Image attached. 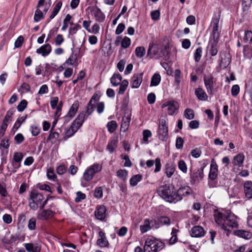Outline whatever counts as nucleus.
<instances>
[{"label": "nucleus", "mask_w": 252, "mask_h": 252, "mask_svg": "<svg viewBox=\"0 0 252 252\" xmlns=\"http://www.w3.org/2000/svg\"><path fill=\"white\" fill-rule=\"evenodd\" d=\"M47 202V199L45 198L42 193L34 190L31 192L29 199V204L31 209L33 211H36L38 208L40 210H42Z\"/></svg>", "instance_id": "f257e3e1"}, {"label": "nucleus", "mask_w": 252, "mask_h": 252, "mask_svg": "<svg viewBox=\"0 0 252 252\" xmlns=\"http://www.w3.org/2000/svg\"><path fill=\"white\" fill-rule=\"evenodd\" d=\"M174 187L170 184L160 186L157 190L158 194L167 202H174Z\"/></svg>", "instance_id": "f03ea898"}, {"label": "nucleus", "mask_w": 252, "mask_h": 252, "mask_svg": "<svg viewBox=\"0 0 252 252\" xmlns=\"http://www.w3.org/2000/svg\"><path fill=\"white\" fill-rule=\"evenodd\" d=\"M164 246V244L161 241L154 237H149L145 241L144 252H158Z\"/></svg>", "instance_id": "7ed1b4c3"}, {"label": "nucleus", "mask_w": 252, "mask_h": 252, "mask_svg": "<svg viewBox=\"0 0 252 252\" xmlns=\"http://www.w3.org/2000/svg\"><path fill=\"white\" fill-rule=\"evenodd\" d=\"M158 136L160 140L165 141L168 137V129L165 119L160 120L158 125Z\"/></svg>", "instance_id": "20e7f679"}, {"label": "nucleus", "mask_w": 252, "mask_h": 252, "mask_svg": "<svg viewBox=\"0 0 252 252\" xmlns=\"http://www.w3.org/2000/svg\"><path fill=\"white\" fill-rule=\"evenodd\" d=\"M191 192V189L189 186H185L180 188L177 192L174 194V203L181 201L183 199V196L188 195Z\"/></svg>", "instance_id": "39448f33"}, {"label": "nucleus", "mask_w": 252, "mask_h": 252, "mask_svg": "<svg viewBox=\"0 0 252 252\" xmlns=\"http://www.w3.org/2000/svg\"><path fill=\"white\" fill-rule=\"evenodd\" d=\"M237 217L232 213L227 214V218L223 227L224 230H228L227 227L234 228L238 225Z\"/></svg>", "instance_id": "423d86ee"}, {"label": "nucleus", "mask_w": 252, "mask_h": 252, "mask_svg": "<svg viewBox=\"0 0 252 252\" xmlns=\"http://www.w3.org/2000/svg\"><path fill=\"white\" fill-rule=\"evenodd\" d=\"M167 107L168 114L169 115H172L178 110L179 105L177 101L175 100H169L165 102L161 105V108Z\"/></svg>", "instance_id": "0eeeda50"}, {"label": "nucleus", "mask_w": 252, "mask_h": 252, "mask_svg": "<svg viewBox=\"0 0 252 252\" xmlns=\"http://www.w3.org/2000/svg\"><path fill=\"white\" fill-rule=\"evenodd\" d=\"M90 9L92 15L94 16L97 22L101 23L104 21L105 15L98 6L95 5L91 7Z\"/></svg>", "instance_id": "6e6552de"}, {"label": "nucleus", "mask_w": 252, "mask_h": 252, "mask_svg": "<svg viewBox=\"0 0 252 252\" xmlns=\"http://www.w3.org/2000/svg\"><path fill=\"white\" fill-rule=\"evenodd\" d=\"M216 222L221 226L223 229L225 220L227 218V214H223L219 212H216L214 215Z\"/></svg>", "instance_id": "1a4fd4ad"}, {"label": "nucleus", "mask_w": 252, "mask_h": 252, "mask_svg": "<svg viewBox=\"0 0 252 252\" xmlns=\"http://www.w3.org/2000/svg\"><path fill=\"white\" fill-rule=\"evenodd\" d=\"M205 233L204 228L199 225L193 226L190 230V234L192 237H201L205 235Z\"/></svg>", "instance_id": "9d476101"}, {"label": "nucleus", "mask_w": 252, "mask_h": 252, "mask_svg": "<svg viewBox=\"0 0 252 252\" xmlns=\"http://www.w3.org/2000/svg\"><path fill=\"white\" fill-rule=\"evenodd\" d=\"M142 73L134 74L131 79L132 88H138L142 82Z\"/></svg>", "instance_id": "9b49d317"}, {"label": "nucleus", "mask_w": 252, "mask_h": 252, "mask_svg": "<svg viewBox=\"0 0 252 252\" xmlns=\"http://www.w3.org/2000/svg\"><path fill=\"white\" fill-rule=\"evenodd\" d=\"M204 81L208 93L210 94H213V89L214 88V77L212 75L204 76Z\"/></svg>", "instance_id": "f8f14e48"}, {"label": "nucleus", "mask_w": 252, "mask_h": 252, "mask_svg": "<svg viewBox=\"0 0 252 252\" xmlns=\"http://www.w3.org/2000/svg\"><path fill=\"white\" fill-rule=\"evenodd\" d=\"M218 174V167L216 162L212 160L210 165V170L209 174V178L211 180L217 179Z\"/></svg>", "instance_id": "ddd939ff"}, {"label": "nucleus", "mask_w": 252, "mask_h": 252, "mask_svg": "<svg viewBox=\"0 0 252 252\" xmlns=\"http://www.w3.org/2000/svg\"><path fill=\"white\" fill-rule=\"evenodd\" d=\"M98 234L99 238L97 240V245L101 248L108 247L109 243L106 238L104 232L100 231Z\"/></svg>", "instance_id": "4468645a"}, {"label": "nucleus", "mask_w": 252, "mask_h": 252, "mask_svg": "<svg viewBox=\"0 0 252 252\" xmlns=\"http://www.w3.org/2000/svg\"><path fill=\"white\" fill-rule=\"evenodd\" d=\"M204 177L203 167L196 169L194 171L190 174V178L195 182L202 180Z\"/></svg>", "instance_id": "2eb2a0df"}, {"label": "nucleus", "mask_w": 252, "mask_h": 252, "mask_svg": "<svg viewBox=\"0 0 252 252\" xmlns=\"http://www.w3.org/2000/svg\"><path fill=\"white\" fill-rule=\"evenodd\" d=\"M88 117V116L86 114V113L84 111H82L79 113L73 123L80 128L84 121L87 119Z\"/></svg>", "instance_id": "dca6fc26"}, {"label": "nucleus", "mask_w": 252, "mask_h": 252, "mask_svg": "<svg viewBox=\"0 0 252 252\" xmlns=\"http://www.w3.org/2000/svg\"><path fill=\"white\" fill-rule=\"evenodd\" d=\"M244 191L245 197L247 199L252 198V182L246 181L244 184Z\"/></svg>", "instance_id": "f3484780"}, {"label": "nucleus", "mask_w": 252, "mask_h": 252, "mask_svg": "<svg viewBox=\"0 0 252 252\" xmlns=\"http://www.w3.org/2000/svg\"><path fill=\"white\" fill-rule=\"evenodd\" d=\"M106 209L104 206H99L94 212L96 218L99 220H104L106 216Z\"/></svg>", "instance_id": "a211bd4d"}, {"label": "nucleus", "mask_w": 252, "mask_h": 252, "mask_svg": "<svg viewBox=\"0 0 252 252\" xmlns=\"http://www.w3.org/2000/svg\"><path fill=\"white\" fill-rule=\"evenodd\" d=\"M52 48L49 44H46L36 50V53L41 54L43 56H48L51 52Z\"/></svg>", "instance_id": "6ab92c4d"}, {"label": "nucleus", "mask_w": 252, "mask_h": 252, "mask_svg": "<svg viewBox=\"0 0 252 252\" xmlns=\"http://www.w3.org/2000/svg\"><path fill=\"white\" fill-rule=\"evenodd\" d=\"M42 211L38 214L37 218L41 220H47L53 216V212L50 209L41 210Z\"/></svg>", "instance_id": "aec40b11"}, {"label": "nucleus", "mask_w": 252, "mask_h": 252, "mask_svg": "<svg viewBox=\"0 0 252 252\" xmlns=\"http://www.w3.org/2000/svg\"><path fill=\"white\" fill-rule=\"evenodd\" d=\"M234 234L235 235L238 237L245 239H250L252 236V235L250 231L242 229H238L235 230L234 231Z\"/></svg>", "instance_id": "412c9836"}, {"label": "nucleus", "mask_w": 252, "mask_h": 252, "mask_svg": "<svg viewBox=\"0 0 252 252\" xmlns=\"http://www.w3.org/2000/svg\"><path fill=\"white\" fill-rule=\"evenodd\" d=\"M24 246L28 252H40L41 251V248L39 246L32 243H26Z\"/></svg>", "instance_id": "4be33fe9"}, {"label": "nucleus", "mask_w": 252, "mask_h": 252, "mask_svg": "<svg viewBox=\"0 0 252 252\" xmlns=\"http://www.w3.org/2000/svg\"><path fill=\"white\" fill-rule=\"evenodd\" d=\"M79 106L78 101H75L71 107L69 109V112L67 113V116L70 117L71 118L73 117L75 114L76 112L78 110V107Z\"/></svg>", "instance_id": "5701e85b"}, {"label": "nucleus", "mask_w": 252, "mask_h": 252, "mask_svg": "<svg viewBox=\"0 0 252 252\" xmlns=\"http://www.w3.org/2000/svg\"><path fill=\"white\" fill-rule=\"evenodd\" d=\"M244 160V156L242 154H238L233 158V163L234 166L240 167L243 165Z\"/></svg>", "instance_id": "b1692460"}, {"label": "nucleus", "mask_w": 252, "mask_h": 252, "mask_svg": "<svg viewBox=\"0 0 252 252\" xmlns=\"http://www.w3.org/2000/svg\"><path fill=\"white\" fill-rule=\"evenodd\" d=\"M122 77L119 73L114 74L110 79L112 84L114 86H117L122 82Z\"/></svg>", "instance_id": "393cba45"}, {"label": "nucleus", "mask_w": 252, "mask_h": 252, "mask_svg": "<svg viewBox=\"0 0 252 252\" xmlns=\"http://www.w3.org/2000/svg\"><path fill=\"white\" fill-rule=\"evenodd\" d=\"M80 128L74 123H72L70 127L66 131L65 136L69 138L72 136Z\"/></svg>", "instance_id": "a878e982"}, {"label": "nucleus", "mask_w": 252, "mask_h": 252, "mask_svg": "<svg viewBox=\"0 0 252 252\" xmlns=\"http://www.w3.org/2000/svg\"><path fill=\"white\" fill-rule=\"evenodd\" d=\"M151 222L149 219H145L143 224L140 226V230L142 233H145L151 229Z\"/></svg>", "instance_id": "bb28decb"}, {"label": "nucleus", "mask_w": 252, "mask_h": 252, "mask_svg": "<svg viewBox=\"0 0 252 252\" xmlns=\"http://www.w3.org/2000/svg\"><path fill=\"white\" fill-rule=\"evenodd\" d=\"M195 94L197 98L201 100H206L207 99V94L201 88L196 89Z\"/></svg>", "instance_id": "cd10ccee"}, {"label": "nucleus", "mask_w": 252, "mask_h": 252, "mask_svg": "<svg viewBox=\"0 0 252 252\" xmlns=\"http://www.w3.org/2000/svg\"><path fill=\"white\" fill-rule=\"evenodd\" d=\"M130 118L128 116L124 117L123 118L121 126V130L125 132L127 130L129 123L130 122Z\"/></svg>", "instance_id": "c85d7f7f"}, {"label": "nucleus", "mask_w": 252, "mask_h": 252, "mask_svg": "<svg viewBox=\"0 0 252 252\" xmlns=\"http://www.w3.org/2000/svg\"><path fill=\"white\" fill-rule=\"evenodd\" d=\"M62 2L61 1H58L56 2L52 13L49 17L50 19H53L58 14L62 7Z\"/></svg>", "instance_id": "c756f323"}, {"label": "nucleus", "mask_w": 252, "mask_h": 252, "mask_svg": "<svg viewBox=\"0 0 252 252\" xmlns=\"http://www.w3.org/2000/svg\"><path fill=\"white\" fill-rule=\"evenodd\" d=\"M24 155L22 153L20 152H15L13 155V160L18 164L16 166L17 168H18L21 166V161L23 158Z\"/></svg>", "instance_id": "7c9ffc66"}, {"label": "nucleus", "mask_w": 252, "mask_h": 252, "mask_svg": "<svg viewBox=\"0 0 252 252\" xmlns=\"http://www.w3.org/2000/svg\"><path fill=\"white\" fill-rule=\"evenodd\" d=\"M142 176L140 174H137L133 176L129 180L130 184L131 186H135L138 182L141 181Z\"/></svg>", "instance_id": "2f4dec72"}, {"label": "nucleus", "mask_w": 252, "mask_h": 252, "mask_svg": "<svg viewBox=\"0 0 252 252\" xmlns=\"http://www.w3.org/2000/svg\"><path fill=\"white\" fill-rule=\"evenodd\" d=\"M120 85V86L119 88L118 94H123L125 93L128 86V82L127 80H124Z\"/></svg>", "instance_id": "473e14b6"}, {"label": "nucleus", "mask_w": 252, "mask_h": 252, "mask_svg": "<svg viewBox=\"0 0 252 252\" xmlns=\"http://www.w3.org/2000/svg\"><path fill=\"white\" fill-rule=\"evenodd\" d=\"M160 82V76L158 74H155L151 78V86H156Z\"/></svg>", "instance_id": "72a5a7b5"}, {"label": "nucleus", "mask_w": 252, "mask_h": 252, "mask_svg": "<svg viewBox=\"0 0 252 252\" xmlns=\"http://www.w3.org/2000/svg\"><path fill=\"white\" fill-rule=\"evenodd\" d=\"M95 108V104L94 103H92V101H89L87 106L86 107L85 112L86 114L89 116L91 115L93 113Z\"/></svg>", "instance_id": "f704fd0d"}, {"label": "nucleus", "mask_w": 252, "mask_h": 252, "mask_svg": "<svg viewBox=\"0 0 252 252\" xmlns=\"http://www.w3.org/2000/svg\"><path fill=\"white\" fill-rule=\"evenodd\" d=\"M184 116L188 120H192L194 117V111L190 108L186 109L184 111Z\"/></svg>", "instance_id": "c9c22d12"}, {"label": "nucleus", "mask_w": 252, "mask_h": 252, "mask_svg": "<svg viewBox=\"0 0 252 252\" xmlns=\"http://www.w3.org/2000/svg\"><path fill=\"white\" fill-rule=\"evenodd\" d=\"M47 176L49 180L55 181L57 179V176L54 172L53 169L49 168L47 170Z\"/></svg>", "instance_id": "e433bc0d"}, {"label": "nucleus", "mask_w": 252, "mask_h": 252, "mask_svg": "<svg viewBox=\"0 0 252 252\" xmlns=\"http://www.w3.org/2000/svg\"><path fill=\"white\" fill-rule=\"evenodd\" d=\"M243 40L245 43H252V32L251 31H245Z\"/></svg>", "instance_id": "4c0bfd02"}, {"label": "nucleus", "mask_w": 252, "mask_h": 252, "mask_svg": "<svg viewBox=\"0 0 252 252\" xmlns=\"http://www.w3.org/2000/svg\"><path fill=\"white\" fill-rule=\"evenodd\" d=\"M117 148V141L113 140L110 141L107 146V150L110 153H113L115 149Z\"/></svg>", "instance_id": "58836bf2"}, {"label": "nucleus", "mask_w": 252, "mask_h": 252, "mask_svg": "<svg viewBox=\"0 0 252 252\" xmlns=\"http://www.w3.org/2000/svg\"><path fill=\"white\" fill-rule=\"evenodd\" d=\"M94 173H97L102 170V166L98 163H94L88 167Z\"/></svg>", "instance_id": "ea45409f"}, {"label": "nucleus", "mask_w": 252, "mask_h": 252, "mask_svg": "<svg viewBox=\"0 0 252 252\" xmlns=\"http://www.w3.org/2000/svg\"><path fill=\"white\" fill-rule=\"evenodd\" d=\"M44 18L43 14L42 12L37 9L34 13V20L35 22H38Z\"/></svg>", "instance_id": "a19ab883"}, {"label": "nucleus", "mask_w": 252, "mask_h": 252, "mask_svg": "<svg viewBox=\"0 0 252 252\" xmlns=\"http://www.w3.org/2000/svg\"><path fill=\"white\" fill-rule=\"evenodd\" d=\"M107 127L110 133H113L117 127V123L114 121H111L107 123Z\"/></svg>", "instance_id": "79ce46f5"}, {"label": "nucleus", "mask_w": 252, "mask_h": 252, "mask_svg": "<svg viewBox=\"0 0 252 252\" xmlns=\"http://www.w3.org/2000/svg\"><path fill=\"white\" fill-rule=\"evenodd\" d=\"M117 175L123 181L126 180L127 176V171L126 169H120L117 172Z\"/></svg>", "instance_id": "37998d69"}, {"label": "nucleus", "mask_w": 252, "mask_h": 252, "mask_svg": "<svg viewBox=\"0 0 252 252\" xmlns=\"http://www.w3.org/2000/svg\"><path fill=\"white\" fill-rule=\"evenodd\" d=\"M135 55L137 57L142 58L145 54V49L143 47H137L135 49Z\"/></svg>", "instance_id": "c03bdc74"}, {"label": "nucleus", "mask_w": 252, "mask_h": 252, "mask_svg": "<svg viewBox=\"0 0 252 252\" xmlns=\"http://www.w3.org/2000/svg\"><path fill=\"white\" fill-rule=\"evenodd\" d=\"M59 133L58 132L53 131L52 130H51L48 139L52 140L53 142L55 143L59 138Z\"/></svg>", "instance_id": "a18cd8bd"}, {"label": "nucleus", "mask_w": 252, "mask_h": 252, "mask_svg": "<svg viewBox=\"0 0 252 252\" xmlns=\"http://www.w3.org/2000/svg\"><path fill=\"white\" fill-rule=\"evenodd\" d=\"M175 82L177 85H179L181 81V71L177 69L175 70Z\"/></svg>", "instance_id": "49530a36"}, {"label": "nucleus", "mask_w": 252, "mask_h": 252, "mask_svg": "<svg viewBox=\"0 0 252 252\" xmlns=\"http://www.w3.org/2000/svg\"><path fill=\"white\" fill-rule=\"evenodd\" d=\"M212 36L214 40L217 42L220 36L219 27H213Z\"/></svg>", "instance_id": "de8ad7c7"}, {"label": "nucleus", "mask_w": 252, "mask_h": 252, "mask_svg": "<svg viewBox=\"0 0 252 252\" xmlns=\"http://www.w3.org/2000/svg\"><path fill=\"white\" fill-rule=\"evenodd\" d=\"M103 196V190L101 187H96L94 191V196L95 198H101Z\"/></svg>", "instance_id": "09e8293b"}, {"label": "nucleus", "mask_w": 252, "mask_h": 252, "mask_svg": "<svg viewBox=\"0 0 252 252\" xmlns=\"http://www.w3.org/2000/svg\"><path fill=\"white\" fill-rule=\"evenodd\" d=\"M202 52V49L201 47H198L196 49V51L194 54V58L195 62H198L201 57V54Z\"/></svg>", "instance_id": "8fccbe9b"}, {"label": "nucleus", "mask_w": 252, "mask_h": 252, "mask_svg": "<svg viewBox=\"0 0 252 252\" xmlns=\"http://www.w3.org/2000/svg\"><path fill=\"white\" fill-rule=\"evenodd\" d=\"M178 167L183 173L187 172V166L186 163L183 160H180L178 162Z\"/></svg>", "instance_id": "3c124183"}, {"label": "nucleus", "mask_w": 252, "mask_h": 252, "mask_svg": "<svg viewBox=\"0 0 252 252\" xmlns=\"http://www.w3.org/2000/svg\"><path fill=\"white\" fill-rule=\"evenodd\" d=\"M82 179L87 182L90 181L93 179V176L88 169H87L84 172Z\"/></svg>", "instance_id": "603ef678"}, {"label": "nucleus", "mask_w": 252, "mask_h": 252, "mask_svg": "<svg viewBox=\"0 0 252 252\" xmlns=\"http://www.w3.org/2000/svg\"><path fill=\"white\" fill-rule=\"evenodd\" d=\"M157 48L154 47L153 45H150L149 47L148 50V55L150 56L151 58L153 57L154 56L157 55V53L156 51Z\"/></svg>", "instance_id": "864d4df0"}, {"label": "nucleus", "mask_w": 252, "mask_h": 252, "mask_svg": "<svg viewBox=\"0 0 252 252\" xmlns=\"http://www.w3.org/2000/svg\"><path fill=\"white\" fill-rule=\"evenodd\" d=\"M27 101L24 99L20 101L19 104L17 106V110L19 112H22L26 108L27 105Z\"/></svg>", "instance_id": "5fc2aeb1"}, {"label": "nucleus", "mask_w": 252, "mask_h": 252, "mask_svg": "<svg viewBox=\"0 0 252 252\" xmlns=\"http://www.w3.org/2000/svg\"><path fill=\"white\" fill-rule=\"evenodd\" d=\"M36 219L34 218H32L30 219L28 225V228L31 230L35 229L36 226Z\"/></svg>", "instance_id": "6e6d98bb"}, {"label": "nucleus", "mask_w": 252, "mask_h": 252, "mask_svg": "<svg viewBox=\"0 0 252 252\" xmlns=\"http://www.w3.org/2000/svg\"><path fill=\"white\" fill-rule=\"evenodd\" d=\"M218 48H217V43L215 44H213L211 45L210 49H209V53L212 56H216L218 53Z\"/></svg>", "instance_id": "4d7b16f0"}, {"label": "nucleus", "mask_w": 252, "mask_h": 252, "mask_svg": "<svg viewBox=\"0 0 252 252\" xmlns=\"http://www.w3.org/2000/svg\"><path fill=\"white\" fill-rule=\"evenodd\" d=\"M130 44V39L127 37H125L121 42V46L124 48H127Z\"/></svg>", "instance_id": "13d9d810"}, {"label": "nucleus", "mask_w": 252, "mask_h": 252, "mask_svg": "<svg viewBox=\"0 0 252 252\" xmlns=\"http://www.w3.org/2000/svg\"><path fill=\"white\" fill-rule=\"evenodd\" d=\"M86 198L85 194L82 193L81 191H78L76 193V197L75 198V201L76 202H80L82 200Z\"/></svg>", "instance_id": "bf43d9fd"}, {"label": "nucleus", "mask_w": 252, "mask_h": 252, "mask_svg": "<svg viewBox=\"0 0 252 252\" xmlns=\"http://www.w3.org/2000/svg\"><path fill=\"white\" fill-rule=\"evenodd\" d=\"M240 92V87L238 85H234L232 87L231 90V94L233 96H236Z\"/></svg>", "instance_id": "052dcab7"}, {"label": "nucleus", "mask_w": 252, "mask_h": 252, "mask_svg": "<svg viewBox=\"0 0 252 252\" xmlns=\"http://www.w3.org/2000/svg\"><path fill=\"white\" fill-rule=\"evenodd\" d=\"M244 54L246 57L251 59L252 58V49L249 48L248 46H245L244 48Z\"/></svg>", "instance_id": "680f3d73"}, {"label": "nucleus", "mask_w": 252, "mask_h": 252, "mask_svg": "<svg viewBox=\"0 0 252 252\" xmlns=\"http://www.w3.org/2000/svg\"><path fill=\"white\" fill-rule=\"evenodd\" d=\"M81 27L80 25L76 24L74 25V26L70 28L69 30V34H74L76 33L77 31L80 29Z\"/></svg>", "instance_id": "e2e57ef3"}, {"label": "nucleus", "mask_w": 252, "mask_h": 252, "mask_svg": "<svg viewBox=\"0 0 252 252\" xmlns=\"http://www.w3.org/2000/svg\"><path fill=\"white\" fill-rule=\"evenodd\" d=\"M15 111V110L14 108H10L9 110H8L3 120H4L5 122H8L9 119L13 115Z\"/></svg>", "instance_id": "0e129e2a"}, {"label": "nucleus", "mask_w": 252, "mask_h": 252, "mask_svg": "<svg viewBox=\"0 0 252 252\" xmlns=\"http://www.w3.org/2000/svg\"><path fill=\"white\" fill-rule=\"evenodd\" d=\"M143 140L144 142L148 141V138L151 137L152 133L149 130H144L143 131Z\"/></svg>", "instance_id": "69168bd1"}, {"label": "nucleus", "mask_w": 252, "mask_h": 252, "mask_svg": "<svg viewBox=\"0 0 252 252\" xmlns=\"http://www.w3.org/2000/svg\"><path fill=\"white\" fill-rule=\"evenodd\" d=\"M56 171L59 175H62L66 171V167L64 165H60L57 167Z\"/></svg>", "instance_id": "338daca9"}, {"label": "nucleus", "mask_w": 252, "mask_h": 252, "mask_svg": "<svg viewBox=\"0 0 252 252\" xmlns=\"http://www.w3.org/2000/svg\"><path fill=\"white\" fill-rule=\"evenodd\" d=\"M24 41V38L22 36H20L18 37V38L16 40L15 43H14V46L15 48H20Z\"/></svg>", "instance_id": "774afa93"}]
</instances>
